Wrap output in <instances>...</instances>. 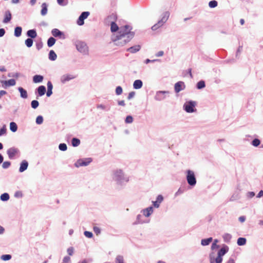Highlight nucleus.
Returning a JSON list of instances; mask_svg holds the SVG:
<instances>
[{
  "label": "nucleus",
  "mask_w": 263,
  "mask_h": 263,
  "mask_svg": "<svg viewBox=\"0 0 263 263\" xmlns=\"http://www.w3.org/2000/svg\"><path fill=\"white\" fill-rule=\"evenodd\" d=\"M132 27L125 25L120 28L118 34L112 37V41L116 46H123L129 42L134 36L135 33L131 31Z\"/></svg>",
  "instance_id": "1"
},
{
  "label": "nucleus",
  "mask_w": 263,
  "mask_h": 263,
  "mask_svg": "<svg viewBox=\"0 0 263 263\" xmlns=\"http://www.w3.org/2000/svg\"><path fill=\"white\" fill-rule=\"evenodd\" d=\"M59 148L61 151H65L67 149V146L65 143H60L59 145Z\"/></svg>",
  "instance_id": "46"
},
{
  "label": "nucleus",
  "mask_w": 263,
  "mask_h": 263,
  "mask_svg": "<svg viewBox=\"0 0 263 263\" xmlns=\"http://www.w3.org/2000/svg\"><path fill=\"white\" fill-rule=\"evenodd\" d=\"M1 83L3 86L6 88L11 86H14L15 84V81L14 79H10L8 81H2Z\"/></svg>",
  "instance_id": "17"
},
{
  "label": "nucleus",
  "mask_w": 263,
  "mask_h": 263,
  "mask_svg": "<svg viewBox=\"0 0 263 263\" xmlns=\"http://www.w3.org/2000/svg\"><path fill=\"white\" fill-rule=\"evenodd\" d=\"M242 50V46H239L236 51V58L237 59L239 58V55Z\"/></svg>",
  "instance_id": "48"
},
{
  "label": "nucleus",
  "mask_w": 263,
  "mask_h": 263,
  "mask_svg": "<svg viewBox=\"0 0 263 263\" xmlns=\"http://www.w3.org/2000/svg\"><path fill=\"white\" fill-rule=\"evenodd\" d=\"M47 90H52L53 85L50 81H48L47 84Z\"/></svg>",
  "instance_id": "57"
},
{
  "label": "nucleus",
  "mask_w": 263,
  "mask_h": 263,
  "mask_svg": "<svg viewBox=\"0 0 263 263\" xmlns=\"http://www.w3.org/2000/svg\"><path fill=\"white\" fill-rule=\"evenodd\" d=\"M185 88V85L183 81H178L175 84L174 89L176 93L179 92L180 91Z\"/></svg>",
  "instance_id": "13"
},
{
  "label": "nucleus",
  "mask_w": 263,
  "mask_h": 263,
  "mask_svg": "<svg viewBox=\"0 0 263 263\" xmlns=\"http://www.w3.org/2000/svg\"><path fill=\"white\" fill-rule=\"evenodd\" d=\"M42 9L41 11V14L45 16L47 14L48 11V5L46 3H43L41 5Z\"/></svg>",
  "instance_id": "26"
},
{
  "label": "nucleus",
  "mask_w": 263,
  "mask_h": 263,
  "mask_svg": "<svg viewBox=\"0 0 263 263\" xmlns=\"http://www.w3.org/2000/svg\"><path fill=\"white\" fill-rule=\"evenodd\" d=\"M44 79L43 76L36 74L33 77V82L35 83H41Z\"/></svg>",
  "instance_id": "27"
},
{
  "label": "nucleus",
  "mask_w": 263,
  "mask_h": 263,
  "mask_svg": "<svg viewBox=\"0 0 263 263\" xmlns=\"http://www.w3.org/2000/svg\"><path fill=\"white\" fill-rule=\"evenodd\" d=\"M223 241L226 243H229L232 239V235L229 233H224L222 235Z\"/></svg>",
  "instance_id": "31"
},
{
  "label": "nucleus",
  "mask_w": 263,
  "mask_h": 263,
  "mask_svg": "<svg viewBox=\"0 0 263 263\" xmlns=\"http://www.w3.org/2000/svg\"><path fill=\"white\" fill-rule=\"evenodd\" d=\"M28 166V162L24 160H23L20 164V166L19 168V172L22 173L26 170Z\"/></svg>",
  "instance_id": "19"
},
{
  "label": "nucleus",
  "mask_w": 263,
  "mask_h": 263,
  "mask_svg": "<svg viewBox=\"0 0 263 263\" xmlns=\"http://www.w3.org/2000/svg\"><path fill=\"white\" fill-rule=\"evenodd\" d=\"M247 239L244 237H239L237 240V243L239 246H244L246 244Z\"/></svg>",
  "instance_id": "32"
},
{
  "label": "nucleus",
  "mask_w": 263,
  "mask_h": 263,
  "mask_svg": "<svg viewBox=\"0 0 263 263\" xmlns=\"http://www.w3.org/2000/svg\"><path fill=\"white\" fill-rule=\"evenodd\" d=\"M48 55L49 59L51 61H55L57 59V55L55 52L52 50L49 51Z\"/></svg>",
  "instance_id": "33"
},
{
  "label": "nucleus",
  "mask_w": 263,
  "mask_h": 263,
  "mask_svg": "<svg viewBox=\"0 0 263 263\" xmlns=\"http://www.w3.org/2000/svg\"><path fill=\"white\" fill-rule=\"evenodd\" d=\"M77 49L84 55L88 54V47L87 44L83 41H77L75 42Z\"/></svg>",
  "instance_id": "4"
},
{
  "label": "nucleus",
  "mask_w": 263,
  "mask_h": 263,
  "mask_svg": "<svg viewBox=\"0 0 263 263\" xmlns=\"http://www.w3.org/2000/svg\"><path fill=\"white\" fill-rule=\"evenodd\" d=\"M9 199V195L8 193H4L1 196V199L2 201H7Z\"/></svg>",
  "instance_id": "43"
},
{
  "label": "nucleus",
  "mask_w": 263,
  "mask_h": 263,
  "mask_svg": "<svg viewBox=\"0 0 263 263\" xmlns=\"http://www.w3.org/2000/svg\"><path fill=\"white\" fill-rule=\"evenodd\" d=\"M229 250V247L226 245H223L222 247L218 251L216 257L215 252H211L209 256L210 263H222L223 260L222 257L228 253Z\"/></svg>",
  "instance_id": "2"
},
{
  "label": "nucleus",
  "mask_w": 263,
  "mask_h": 263,
  "mask_svg": "<svg viewBox=\"0 0 263 263\" xmlns=\"http://www.w3.org/2000/svg\"><path fill=\"white\" fill-rule=\"evenodd\" d=\"M126 123H132L133 122V118L131 116H127L125 120Z\"/></svg>",
  "instance_id": "49"
},
{
  "label": "nucleus",
  "mask_w": 263,
  "mask_h": 263,
  "mask_svg": "<svg viewBox=\"0 0 263 263\" xmlns=\"http://www.w3.org/2000/svg\"><path fill=\"white\" fill-rule=\"evenodd\" d=\"M7 154L9 158H13L14 157L15 154H16V150L14 148H9L7 151Z\"/></svg>",
  "instance_id": "28"
},
{
  "label": "nucleus",
  "mask_w": 263,
  "mask_h": 263,
  "mask_svg": "<svg viewBox=\"0 0 263 263\" xmlns=\"http://www.w3.org/2000/svg\"><path fill=\"white\" fill-rule=\"evenodd\" d=\"M160 61V60L159 59L149 60L148 59H147L146 60H145L144 63L147 64L151 62L154 63L155 62H159Z\"/></svg>",
  "instance_id": "53"
},
{
  "label": "nucleus",
  "mask_w": 263,
  "mask_h": 263,
  "mask_svg": "<svg viewBox=\"0 0 263 263\" xmlns=\"http://www.w3.org/2000/svg\"><path fill=\"white\" fill-rule=\"evenodd\" d=\"M213 241L212 237H209L205 239H202L201 240V245L203 246L209 245Z\"/></svg>",
  "instance_id": "29"
},
{
  "label": "nucleus",
  "mask_w": 263,
  "mask_h": 263,
  "mask_svg": "<svg viewBox=\"0 0 263 263\" xmlns=\"http://www.w3.org/2000/svg\"><path fill=\"white\" fill-rule=\"evenodd\" d=\"M52 35L55 37H60L65 39L64 33L59 30L58 29L54 28L51 30Z\"/></svg>",
  "instance_id": "15"
},
{
  "label": "nucleus",
  "mask_w": 263,
  "mask_h": 263,
  "mask_svg": "<svg viewBox=\"0 0 263 263\" xmlns=\"http://www.w3.org/2000/svg\"><path fill=\"white\" fill-rule=\"evenodd\" d=\"M71 144L73 147H77L80 144V140L78 138H73L71 139Z\"/></svg>",
  "instance_id": "35"
},
{
  "label": "nucleus",
  "mask_w": 263,
  "mask_h": 263,
  "mask_svg": "<svg viewBox=\"0 0 263 263\" xmlns=\"http://www.w3.org/2000/svg\"><path fill=\"white\" fill-rule=\"evenodd\" d=\"M112 179L118 185L122 186L128 182L129 178L122 170L117 169L112 171Z\"/></svg>",
  "instance_id": "3"
},
{
  "label": "nucleus",
  "mask_w": 263,
  "mask_h": 263,
  "mask_svg": "<svg viewBox=\"0 0 263 263\" xmlns=\"http://www.w3.org/2000/svg\"><path fill=\"white\" fill-rule=\"evenodd\" d=\"M170 16V13L168 11H166L163 13V17L158 22V23L152 27L153 30H156L159 27L162 26L168 20Z\"/></svg>",
  "instance_id": "7"
},
{
  "label": "nucleus",
  "mask_w": 263,
  "mask_h": 263,
  "mask_svg": "<svg viewBox=\"0 0 263 263\" xmlns=\"http://www.w3.org/2000/svg\"><path fill=\"white\" fill-rule=\"evenodd\" d=\"M92 161V159L91 158L79 159L76 161L74 165L77 168L80 166H86L88 165Z\"/></svg>",
  "instance_id": "10"
},
{
  "label": "nucleus",
  "mask_w": 263,
  "mask_h": 263,
  "mask_svg": "<svg viewBox=\"0 0 263 263\" xmlns=\"http://www.w3.org/2000/svg\"><path fill=\"white\" fill-rule=\"evenodd\" d=\"M93 231L96 234V235H99L101 233L100 229L98 227H94L93 228Z\"/></svg>",
  "instance_id": "55"
},
{
  "label": "nucleus",
  "mask_w": 263,
  "mask_h": 263,
  "mask_svg": "<svg viewBox=\"0 0 263 263\" xmlns=\"http://www.w3.org/2000/svg\"><path fill=\"white\" fill-rule=\"evenodd\" d=\"M10 129L13 132H15L16 131V124L14 122H11L10 124Z\"/></svg>",
  "instance_id": "45"
},
{
  "label": "nucleus",
  "mask_w": 263,
  "mask_h": 263,
  "mask_svg": "<svg viewBox=\"0 0 263 263\" xmlns=\"http://www.w3.org/2000/svg\"><path fill=\"white\" fill-rule=\"evenodd\" d=\"M70 260V258L69 256H65L63 259V263H68Z\"/></svg>",
  "instance_id": "60"
},
{
  "label": "nucleus",
  "mask_w": 263,
  "mask_h": 263,
  "mask_svg": "<svg viewBox=\"0 0 263 263\" xmlns=\"http://www.w3.org/2000/svg\"><path fill=\"white\" fill-rule=\"evenodd\" d=\"M255 194L254 192H249L247 193V197L251 198L255 196Z\"/></svg>",
  "instance_id": "61"
},
{
  "label": "nucleus",
  "mask_w": 263,
  "mask_h": 263,
  "mask_svg": "<svg viewBox=\"0 0 263 263\" xmlns=\"http://www.w3.org/2000/svg\"><path fill=\"white\" fill-rule=\"evenodd\" d=\"M6 133V125H4L3 127L0 129V136L5 134Z\"/></svg>",
  "instance_id": "54"
},
{
  "label": "nucleus",
  "mask_w": 263,
  "mask_h": 263,
  "mask_svg": "<svg viewBox=\"0 0 263 263\" xmlns=\"http://www.w3.org/2000/svg\"><path fill=\"white\" fill-rule=\"evenodd\" d=\"M251 144L253 146L255 147H257L260 144V141L259 139L255 138L252 140V141L251 142Z\"/></svg>",
  "instance_id": "41"
},
{
  "label": "nucleus",
  "mask_w": 263,
  "mask_h": 263,
  "mask_svg": "<svg viewBox=\"0 0 263 263\" xmlns=\"http://www.w3.org/2000/svg\"><path fill=\"white\" fill-rule=\"evenodd\" d=\"M76 77L70 74H66L62 75L60 78V81L62 84H65L72 79H74Z\"/></svg>",
  "instance_id": "14"
},
{
  "label": "nucleus",
  "mask_w": 263,
  "mask_h": 263,
  "mask_svg": "<svg viewBox=\"0 0 263 263\" xmlns=\"http://www.w3.org/2000/svg\"><path fill=\"white\" fill-rule=\"evenodd\" d=\"M218 5V2L215 0L211 1L209 3V6L211 8H215Z\"/></svg>",
  "instance_id": "40"
},
{
  "label": "nucleus",
  "mask_w": 263,
  "mask_h": 263,
  "mask_svg": "<svg viewBox=\"0 0 263 263\" xmlns=\"http://www.w3.org/2000/svg\"><path fill=\"white\" fill-rule=\"evenodd\" d=\"M117 19V17L115 14H112L108 16L106 18V21L110 22V30L112 32H115L119 30V27L117 24L115 23V21Z\"/></svg>",
  "instance_id": "9"
},
{
  "label": "nucleus",
  "mask_w": 263,
  "mask_h": 263,
  "mask_svg": "<svg viewBox=\"0 0 263 263\" xmlns=\"http://www.w3.org/2000/svg\"><path fill=\"white\" fill-rule=\"evenodd\" d=\"M163 197L161 195H159L157 197L156 201H153V205L155 208H158L160 206V204L163 201Z\"/></svg>",
  "instance_id": "18"
},
{
  "label": "nucleus",
  "mask_w": 263,
  "mask_h": 263,
  "mask_svg": "<svg viewBox=\"0 0 263 263\" xmlns=\"http://www.w3.org/2000/svg\"><path fill=\"white\" fill-rule=\"evenodd\" d=\"M39 105V102L38 101L34 100L31 102V106L33 109H36Z\"/></svg>",
  "instance_id": "42"
},
{
  "label": "nucleus",
  "mask_w": 263,
  "mask_h": 263,
  "mask_svg": "<svg viewBox=\"0 0 263 263\" xmlns=\"http://www.w3.org/2000/svg\"><path fill=\"white\" fill-rule=\"evenodd\" d=\"M219 248V246L217 244L212 243L211 246V250H214Z\"/></svg>",
  "instance_id": "62"
},
{
  "label": "nucleus",
  "mask_w": 263,
  "mask_h": 263,
  "mask_svg": "<svg viewBox=\"0 0 263 263\" xmlns=\"http://www.w3.org/2000/svg\"><path fill=\"white\" fill-rule=\"evenodd\" d=\"M170 16V13L168 11H166L163 13V17L158 22V23L152 27L153 30H156L159 27L162 26L168 20Z\"/></svg>",
  "instance_id": "8"
},
{
  "label": "nucleus",
  "mask_w": 263,
  "mask_h": 263,
  "mask_svg": "<svg viewBox=\"0 0 263 263\" xmlns=\"http://www.w3.org/2000/svg\"><path fill=\"white\" fill-rule=\"evenodd\" d=\"M36 91L37 92L39 96L41 97L45 95L46 89L45 86L41 85L36 89Z\"/></svg>",
  "instance_id": "20"
},
{
  "label": "nucleus",
  "mask_w": 263,
  "mask_h": 263,
  "mask_svg": "<svg viewBox=\"0 0 263 263\" xmlns=\"http://www.w3.org/2000/svg\"><path fill=\"white\" fill-rule=\"evenodd\" d=\"M135 95V92L134 91H131L128 93V95L127 96V99L130 100L132 99Z\"/></svg>",
  "instance_id": "58"
},
{
  "label": "nucleus",
  "mask_w": 263,
  "mask_h": 263,
  "mask_svg": "<svg viewBox=\"0 0 263 263\" xmlns=\"http://www.w3.org/2000/svg\"><path fill=\"white\" fill-rule=\"evenodd\" d=\"M33 40L32 39L28 38L25 40V45L27 47H31L33 45Z\"/></svg>",
  "instance_id": "38"
},
{
  "label": "nucleus",
  "mask_w": 263,
  "mask_h": 263,
  "mask_svg": "<svg viewBox=\"0 0 263 263\" xmlns=\"http://www.w3.org/2000/svg\"><path fill=\"white\" fill-rule=\"evenodd\" d=\"M122 92H123V89L121 86H118L116 87V93L117 95H120L121 94H122Z\"/></svg>",
  "instance_id": "50"
},
{
  "label": "nucleus",
  "mask_w": 263,
  "mask_h": 263,
  "mask_svg": "<svg viewBox=\"0 0 263 263\" xmlns=\"http://www.w3.org/2000/svg\"><path fill=\"white\" fill-rule=\"evenodd\" d=\"M153 208L151 206L141 210V213H142L145 217H148L153 213Z\"/></svg>",
  "instance_id": "16"
},
{
  "label": "nucleus",
  "mask_w": 263,
  "mask_h": 263,
  "mask_svg": "<svg viewBox=\"0 0 263 263\" xmlns=\"http://www.w3.org/2000/svg\"><path fill=\"white\" fill-rule=\"evenodd\" d=\"M196 102L194 101H189L185 103L183 105V108L184 110L188 113H192L196 110L195 106Z\"/></svg>",
  "instance_id": "6"
},
{
  "label": "nucleus",
  "mask_w": 263,
  "mask_h": 263,
  "mask_svg": "<svg viewBox=\"0 0 263 263\" xmlns=\"http://www.w3.org/2000/svg\"><path fill=\"white\" fill-rule=\"evenodd\" d=\"M143 216L140 215V214H138L137 216V217H136V221L133 223V224L134 225H137V224H143L144 223H146V222H148V221H144L143 219Z\"/></svg>",
  "instance_id": "22"
},
{
  "label": "nucleus",
  "mask_w": 263,
  "mask_h": 263,
  "mask_svg": "<svg viewBox=\"0 0 263 263\" xmlns=\"http://www.w3.org/2000/svg\"><path fill=\"white\" fill-rule=\"evenodd\" d=\"M143 82L141 80H136L134 82L133 87L136 89H138L142 87Z\"/></svg>",
  "instance_id": "25"
},
{
  "label": "nucleus",
  "mask_w": 263,
  "mask_h": 263,
  "mask_svg": "<svg viewBox=\"0 0 263 263\" xmlns=\"http://www.w3.org/2000/svg\"><path fill=\"white\" fill-rule=\"evenodd\" d=\"M55 39L53 37H50L47 41V45L49 47H52L55 43Z\"/></svg>",
  "instance_id": "37"
},
{
  "label": "nucleus",
  "mask_w": 263,
  "mask_h": 263,
  "mask_svg": "<svg viewBox=\"0 0 263 263\" xmlns=\"http://www.w3.org/2000/svg\"><path fill=\"white\" fill-rule=\"evenodd\" d=\"M115 262L116 263H124V258L123 256L122 255H117L116 259H115Z\"/></svg>",
  "instance_id": "39"
},
{
  "label": "nucleus",
  "mask_w": 263,
  "mask_h": 263,
  "mask_svg": "<svg viewBox=\"0 0 263 263\" xmlns=\"http://www.w3.org/2000/svg\"><path fill=\"white\" fill-rule=\"evenodd\" d=\"M226 263H235L234 259L232 257H230Z\"/></svg>",
  "instance_id": "64"
},
{
  "label": "nucleus",
  "mask_w": 263,
  "mask_h": 263,
  "mask_svg": "<svg viewBox=\"0 0 263 263\" xmlns=\"http://www.w3.org/2000/svg\"><path fill=\"white\" fill-rule=\"evenodd\" d=\"M141 49V46L139 45H136L130 47L127 49V51L130 52L132 53H135L138 51H139Z\"/></svg>",
  "instance_id": "21"
},
{
  "label": "nucleus",
  "mask_w": 263,
  "mask_h": 263,
  "mask_svg": "<svg viewBox=\"0 0 263 263\" xmlns=\"http://www.w3.org/2000/svg\"><path fill=\"white\" fill-rule=\"evenodd\" d=\"M67 252L69 255L72 256L74 252L73 248L72 247L68 248L67 250Z\"/></svg>",
  "instance_id": "52"
},
{
  "label": "nucleus",
  "mask_w": 263,
  "mask_h": 263,
  "mask_svg": "<svg viewBox=\"0 0 263 263\" xmlns=\"http://www.w3.org/2000/svg\"><path fill=\"white\" fill-rule=\"evenodd\" d=\"M10 165V163L8 161H5L3 164V167L4 168H7Z\"/></svg>",
  "instance_id": "59"
},
{
  "label": "nucleus",
  "mask_w": 263,
  "mask_h": 263,
  "mask_svg": "<svg viewBox=\"0 0 263 263\" xmlns=\"http://www.w3.org/2000/svg\"><path fill=\"white\" fill-rule=\"evenodd\" d=\"M84 235L87 237V238H92V236H93V234L92 232H89V231H85L84 232Z\"/></svg>",
  "instance_id": "51"
},
{
  "label": "nucleus",
  "mask_w": 263,
  "mask_h": 263,
  "mask_svg": "<svg viewBox=\"0 0 263 263\" xmlns=\"http://www.w3.org/2000/svg\"><path fill=\"white\" fill-rule=\"evenodd\" d=\"M35 122L37 124H41L43 122V117L41 115L38 116L36 118Z\"/></svg>",
  "instance_id": "44"
},
{
  "label": "nucleus",
  "mask_w": 263,
  "mask_h": 263,
  "mask_svg": "<svg viewBox=\"0 0 263 263\" xmlns=\"http://www.w3.org/2000/svg\"><path fill=\"white\" fill-rule=\"evenodd\" d=\"M184 192L183 190H182L181 189L179 188L178 190L175 193V197L178 196L179 195L182 194Z\"/></svg>",
  "instance_id": "56"
},
{
  "label": "nucleus",
  "mask_w": 263,
  "mask_h": 263,
  "mask_svg": "<svg viewBox=\"0 0 263 263\" xmlns=\"http://www.w3.org/2000/svg\"><path fill=\"white\" fill-rule=\"evenodd\" d=\"M11 18V13L8 11L6 12L5 18L4 19L3 22L5 23H7L10 21Z\"/></svg>",
  "instance_id": "36"
},
{
  "label": "nucleus",
  "mask_w": 263,
  "mask_h": 263,
  "mask_svg": "<svg viewBox=\"0 0 263 263\" xmlns=\"http://www.w3.org/2000/svg\"><path fill=\"white\" fill-rule=\"evenodd\" d=\"M17 90L20 93V96L23 99H27L28 97V94L27 91L22 87L17 88Z\"/></svg>",
  "instance_id": "23"
},
{
  "label": "nucleus",
  "mask_w": 263,
  "mask_h": 263,
  "mask_svg": "<svg viewBox=\"0 0 263 263\" xmlns=\"http://www.w3.org/2000/svg\"><path fill=\"white\" fill-rule=\"evenodd\" d=\"M164 55V52L163 51H159V52H158L156 54V57H162Z\"/></svg>",
  "instance_id": "63"
},
{
  "label": "nucleus",
  "mask_w": 263,
  "mask_h": 263,
  "mask_svg": "<svg viewBox=\"0 0 263 263\" xmlns=\"http://www.w3.org/2000/svg\"><path fill=\"white\" fill-rule=\"evenodd\" d=\"M186 179L187 183L191 186H194L197 183V180L194 172L193 171L188 170L186 171Z\"/></svg>",
  "instance_id": "5"
},
{
  "label": "nucleus",
  "mask_w": 263,
  "mask_h": 263,
  "mask_svg": "<svg viewBox=\"0 0 263 263\" xmlns=\"http://www.w3.org/2000/svg\"><path fill=\"white\" fill-rule=\"evenodd\" d=\"M170 93L168 91H157L154 97V99L157 101H162L166 98V96L168 95Z\"/></svg>",
  "instance_id": "11"
},
{
  "label": "nucleus",
  "mask_w": 263,
  "mask_h": 263,
  "mask_svg": "<svg viewBox=\"0 0 263 263\" xmlns=\"http://www.w3.org/2000/svg\"><path fill=\"white\" fill-rule=\"evenodd\" d=\"M97 109H101L106 111H108L110 109V106L109 105H106L103 104H98L97 105Z\"/></svg>",
  "instance_id": "30"
},
{
  "label": "nucleus",
  "mask_w": 263,
  "mask_h": 263,
  "mask_svg": "<svg viewBox=\"0 0 263 263\" xmlns=\"http://www.w3.org/2000/svg\"><path fill=\"white\" fill-rule=\"evenodd\" d=\"M90 13L88 11H84L83 12L81 15L79 16L77 24L79 26H82L84 24V20L87 18V17L89 15Z\"/></svg>",
  "instance_id": "12"
},
{
  "label": "nucleus",
  "mask_w": 263,
  "mask_h": 263,
  "mask_svg": "<svg viewBox=\"0 0 263 263\" xmlns=\"http://www.w3.org/2000/svg\"><path fill=\"white\" fill-rule=\"evenodd\" d=\"M205 87V83L203 80L199 81L196 84V88L198 89H201Z\"/></svg>",
  "instance_id": "34"
},
{
  "label": "nucleus",
  "mask_w": 263,
  "mask_h": 263,
  "mask_svg": "<svg viewBox=\"0 0 263 263\" xmlns=\"http://www.w3.org/2000/svg\"><path fill=\"white\" fill-rule=\"evenodd\" d=\"M11 258V256L9 254L3 255L1 257V258L4 261L8 260L10 259Z\"/></svg>",
  "instance_id": "47"
},
{
  "label": "nucleus",
  "mask_w": 263,
  "mask_h": 263,
  "mask_svg": "<svg viewBox=\"0 0 263 263\" xmlns=\"http://www.w3.org/2000/svg\"><path fill=\"white\" fill-rule=\"evenodd\" d=\"M27 35L30 39H34L37 36V33L35 29H30L27 31Z\"/></svg>",
  "instance_id": "24"
}]
</instances>
